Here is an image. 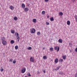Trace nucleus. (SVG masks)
Here are the masks:
<instances>
[{
  "label": "nucleus",
  "instance_id": "obj_19",
  "mask_svg": "<svg viewBox=\"0 0 77 77\" xmlns=\"http://www.w3.org/2000/svg\"><path fill=\"white\" fill-rule=\"evenodd\" d=\"M15 48L16 49V50H17L18 48V46L17 45H16L15 47Z\"/></svg>",
  "mask_w": 77,
  "mask_h": 77
},
{
  "label": "nucleus",
  "instance_id": "obj_26",
  "mask_svg": "<svg viewBox=\"0 0 77 77\" xmlns=\"http://www.w3.org/2000/svg\"><path fill=\"white\" fill-rule=\"evenodd\" d=\"M62 57L63 59H64V60H65L66 59V56H63Z\"/></svg>",
  "mask_w": 77,
  "mask_h": 77
},
{
  "label": "nucleus",
  "instance_id": "obj_41",
  "mask_svg": "<svg viewBox=\"0 0 77 77\" xmlns=\"http://www.w3.org/2000/svg\"><path fill=\"white\" fill-rule=\"evenodd\" d=\"M47 17L48 18H49V16H48Z\"/></svg>",
  "mask_w": 77,
  "mask_h": 77
},
{
  "label": "nucleus",
  "instance_id": "obj_5",
  "mask_svg": "<svg viewBox=\"0 0 77 77\" xmlns=\"http://www.w3.org/2000/svg\"><path fill=\"white\" fill-rule=\"evenodd\" d=\"M30 61L32 62H34V58L33 57H31L30 59Z\"/></svg>",
  "mask_w": 77,
  "mask_h": 77
},
{
  "label": "nucleus",
  "instance_id": "obj_32",
  "mask_svg": "<svg viewBox=\"0 0 77 77\" xmlns=\"http://www.w3.org/2000/svg\"><path fill=\"white\" fill-rule=\"evenodd\" d=\"M59 74H60V75H63V72H59Z\"/></svg>",
  "mask_w": 77,
  "mask_h": 77
},
{
  "label": "nucleus",
  "instance_id": "obj_36",
  "mask_svg": "<svg viewBox=\"0 0 77 77\" xmlns=\"http://www.w3.org/2000/svg\"><path fill=\"white\" fill-rule=\"evenodd\" d=\"M45 2H48L49 1V0H45Z\"/></svg>",
  "mask_w": 77,
  "mask_h": 77
},
{
  "label": "nucleus",
  "instance_id": "obj_10",
  "mask_svg": "<svg viewBox=\"0 0 77 77\" xmlns=\"http://www.w3.org/2000/svg\"><path fill=\"white\" fill-rule=\"evenodd\" d=\"M58 59L57 58H56L54 62L55 63H57V62H58Z\"/></svg>",
  "mask_w": 77,
  "mask_h": 77
},
{
  "label": "nucleus",
  "instance_id": "obj_1",
  "mask_svg": "<svg viewBox=\"0 0 77 77\" xmlns=\"http://www.w3.org/2000/svg\"><path fill=\"white\" fill-rule=\"evenodd\" d=\"M30 32L31 33L33 34L35 33L36 31L35 30V29L34 28H31L30 29Z\"/></svg>",
  "mask_w": 77,
  "mask_h": 77
},
{
  "label": "nucleus",
  "instance_id": "obj_44",
  "mask_svg": "<svg viewBox=\"0 0 77 77\" xmlns=\"http://www.w3.org/2000/svg\"><path fill=\"white\" fill-rule=\"evenodd\" d=\"M1 68H3V67H1Z\"/></svg>",
  "mask_w": 77,
  "mask_h": 77
},
{
  "label": "nucleus",
  "instance_id": "obj_15",
  "mask_svg": "<svg viewBox=\"0 0 77 77\" xmlns=\"http://www.w3.org/2000/svg\"><path fill=\"white\" fill-rule=\"evenodd\" d=\"M10 42H11V44H14V41L13 40H11V41Z\"/></svg>",
  "mask_w": 77,
  "mask_h": 77
},
{
  "label": "nucleus",
  "instance_id": "obj_6",
  "mask_svg": "<svg viewBox=\"0 0 77 77\" xmlns=\"http://www.w3.org/2000/svg\"><path fill=\"white\" fill-rule=\"evenodd\" d=\"M6 41L5 40H4L2 41V44L3 45H6Z\"/></svg>",
  "mask_w": 77,
  "mask_h": 77
},
{
  "label": "nucleus",
  "instance_id": "obj_28",
  "mask_svg": "<svg viewBox=\"0 0 77 77\" xmlns=\"http://www.w3.org/2000/svg\"><path fill=\"white\" fill-rule=\"evenodd\" d=\"M27 75L28 77H30V76H31V75H30L29 73H28L27 74Z\"/></svg>",
  "mask_w": 77,
  "mask_h": 77
},
{
  "label": "nucleus",
  "instance_id": "obj_24",
  "mask_svg": "<svg viewBox=\"0 0 77 77\" xmlns=\"http://www.w3.org/2000/svg\"><path fill=\"white\" fill-rule=\"evenodd\" d=\"M17 19H18L17 18V17H14V20L15 21H17Z\"/></svg>",
  "mask_w": 77,
  "mask_h": 77
},
{
  "label": "nucleus",
  "instance_id": "obj_34",
  "mask_svg": "<svg viewBox=\"0 0 77 77\" xmlns=\"http://www.w3.org/2000/svg\"><path fill=\"white\" fill-rule=\"evenodd\" d=\"M4 70V69H2L1 70V72H3V71Z\"/></svg>",
  "mask_w": 77,
  "mask_h": 77
},
{
  "label": "nucleus",
  "instance_id": "obj_31",
  "mask_svg": "<svg viewBox=\"0 0 77 77\" xmlns=\"http://www.w3.org/2000/svg\"><path fill=\"white\" fill-rule=\"evenodd\" d=\"M12 60H13V59H10V60H9V62H12Z\"/></svg>",
  "mask_w": 77,
  "mask_h": 77
},
{
  "label": "nucleus",
  "instance_id": "obj_39",
  "mask_svg": "<svg viewBox=\"0 0 77 77\" xmlns=\"http://www.w3.org/2000/svg\"><path fill=\"white\" fill-rule=\"evenodd\" d=\"M72 2H75V0H72Z\"/></svg>",
  "mask_w": 77,
  "mask_h": 77
},
{
  "label": "nucleus",
  "instance_id": "obj_11",
  "mask_svg": "<svg viewBox=\"0 0 77 77\" xmlns=\"http://www.w3.org/2000/svg\"><path fill=\"white\" fill-rule=\"evenodd\" d=\"M24 10L25 11H26V12H27V11H29V8H25L24 9Z\"/></svg>",
  "mask_w": 77,
  "mask_h": 77
},
{
  "label": "nucleus",
  "instance_id": "obj_8",
  "mask_svg": "<svg viewBox=\"0 0 77 77\" xmlns=\"http://www.w3.org/2000/svg\"><path fill=\"white\" fill-rule=\"evenodd\" d=\"M10 8L11 10H13L14 9V6L12 5H10Z\"/></svg>",
  "mask_w": 77,
  "mask_h": 77
},
{
  "label": "nucleus",
  "instance_id": "obj_30",
  "mask_svg": "<svg viewBox=\"0 0 77 77\" xmlns=\"http://www.w3.org/2000/svg\"><path fill=\"white\" fill-rule=\"evenodd\" d=\"M63 59H60V60H59V61L60 62H63Z\"/></svg>",
  "mask_w": 77,
  "mask_h": 77
},
{
  "label": "nucleus",
  "instance_id": "obj_29",
  "mask_svg": "<svg viewBox=\"0 0 77 77\" xmlns=\"http://www.w3.org/2000/svg\"><path fill=\"white\" fill-rule=\"evenodd\" d=\"M5 37H3L1 39V40H2V41H5Z\"/></svg>",
  "mask_w": 77,
  "mask_h": 77
},
{
  "label": "nucleus",
  "instance_id": "obj_9",
  "mask_svg": "<svg viewBox=\"0 0 77 77\" xmlns=\"http://www.w3.org/2000/svg\"><path fill=\"white\" fill-rule=\"evenodd\" d=\"M70 21H69V20H68L67 22V25H68V26H69V25H70Z\"/></svg>",
  "mask_w": 77,
  "mask_h": 77
},
{
  "label": "nucleus",
  "instance_id": "obj_27",
  "mask_svg": "<svg viewBox=\"0 0 77 77\" xmlns=\"http://www.w3.org/2000/svg\"><path fill=\"white\" fill-rule=\"evenodd\" d=\"M11 33H15V31L14 30H12L11 31Z\"/></svg>",
  "mask_w": 77,
  "mask_h": 77
},
{
  "label": "nucleus",
  "instance_id": "obj_7",
  "mask_svg": "<svg viewBox=\"0 0 77 77\" xmlns=\"http://www.w3.org/2000/svg\"><path fill=\"white\" fill-rule=\"evenodd\" d=\"M63 41H62V39L61 38H60L59 40H58V42H60V43H62Z\"/></svg>",
  "mask_w": 77,
  "mask_h": 77
},
{
  "label": "nucleus",
  "instance_id": "obj_20",
  "mask_svg": "<svg viewBox=\"0 0 77 77\" xmlns=\"http://www.w3.org/2000/svg\"><path fill=\"white\" fill-rule=\"evenodd\" d=\"M43 59H47V57L46 56H44L43 57Z\"/></svg>",
  "mask_w": 77,
  "mask_h": 77
},
{
  "label": "nucleus",
  "instance_id": "obj_12",
  "mask_svg": "<svg viewBox=\"0 0 77 77\" xmlns=\"http://www.w3.org/2000/svg\"><path fill=\"white\" fill-rule=\"evenodd\" d=\"M50 20L51 21H54V19L53 17H51L50 18Z\"/></svg>",
  "mask_w": 77,
  "mask_h": 77
},
{
  "label": "nucleus",
  "instance_id": "obj_14",
  "mask_svg": "<svg viewBox=\"0 0 77 77\" xmlns=\"http://www.w3.org/2000/svg\"><path fill=\"white\" fill-rule=\"evenodd\" d=\"M50 51H53L54 50L53 48V47H51L49 49Z\"/></svg>",
  "mask_w": 77,
  "mask_h": 77
},
{
  "label": "nucleus",
  "instance_id": "obj_23",
  "mask_svg": "<svg viewBox=\"0 0 77 77\" xmlns=\"http://www.w3.org/2000/svg\"><path fill=\"white\" fill-rule=\"evenodd\" d=\"M22 6L23 8H25V5L24 4H22Z\"/></svg>",
  "mask_w": 77,
  "mask_h": 77
},
{
  "label": "nucleus",
  "instance_id": "obj_40",
  "mask_svg": "<svg viewBox=\"0 0 77 77\" xmlns=\"http://www.w3.org/2000/svg\"><path fill=\"white\" fill-rule=\"evenodd\" d=\"M15 35H17V32H16L15 34Z\"/></svg>",
  "mask_w": 77,
  "mask_h": 77
},
{
  "label": "nucleus",
  "instance_id": "obj_21",
  "mask_svg": "<svg viewBox=\"0 0 77 77\" xmlns=\"http://www.w3.org/2000/svg\"><path fill=\"white\" fill-rule=\"evenodd\" d=\"M42 15H44V14H45V11H43L42 12Z\"/></svg>",
  "mask_w": 77,
  "mask_h": 77
},
{
  "label": "nucleus",
  "instance_id": "obj_18",
  "mask_svg": "<svg viewBox=\"0 0 77 77\" xmlns=\"http://www.w3.org/2000/svg\"><path fill=\"white\" fill-rule=\"evenodd\" d=\"M59 68H59V67H57L55 69V70L57 71V70H59Z\"/></svg>",
  "mask_w": 77,
  "mask_h": 77
},
{
  "label": "nucleus",
  "instance_id": "obj_35",
  "mask_svg": "<svg viewBox=\"0 0 77 77\" xmlns=\"http://www.w3.org/2000/svg\"><path fill=\"white\" fill-rule=\"evenodd\" d=\"M46 24L47 25H49V23H48V22H46Z\"/></svg>",
  "mask_w": 77,
  "mask_h": 77
},
{
  "label": "nucleus",
  "instance_id": "obj_13",
  "mask_svg": "<svg viewBox=\"0 0 77 77\" xmlns=\"http://www.w3.org/2000/svg\"><path fill=\"white\" fill-rule=\"evenodd\" d=\"M33 23H36V19H33Z\"/></svg>",
  "mask_w": 77,
  "mask_h": 77
},
{
  "label": "nucleus",
  "instance_id": "obj_3",
  "mask_svg": "<svg viewBox=\"0 0 77 77\" xmlns=\"http://www.w3.org/2000/svg\"><path fill=\"white\" fill-rule=\"evenodd\" d=\"M26 68H24L23 69H22L21 70V73H22V74H23L25 72H26Z\"/></svg>",
  "mask_w": 77,
  "mask_h": 77
},
{
  "label": "nucleus",
  "instance_id": "obj_42",
  "mask_svg": "<svg viewBox=\"0 0 77 77\" xmlns=\"http://www.w3.org/2000/svg\"><path fill=\"white\" fill-rule=\"evenodd\" d=\"M37 73V74H39V72H38V71Z\"/></svg>",
  "mask_w": 77,
  "mask_h": 77
},
{
  "label": "nucleus",
  "instance_id": "obj_2",
  "mask_svg": "<svg viewBox=\"0 0 77 77\" xmlns=\"http://www.w3.org/2000/svg\"><path fill=\"white\" fill-rule=\"evenodd\" d=\"M17 35H16L17 38V41L18 42L20 41V36H19V34L17 32H16Z\"/></svg>",
  "mask_w": 77,
  "mask_h": 77
},
{
  "label": "nucleus",
  "instance_id": "obj_37",
  "mask_svg": "<svg viewBox=\"0 0 77 77\" xmlns=\"http://www.w3.org/2000/svg\"><path fill=\"white\" fill-rule=\"evenodd\" d=\"M75 51H76V52H77V48H76L75 49Z\"/></svg>",
  "mask_w": 77,
  "mask_h": 77
},
{
  "label": "nucleus",
  "instance_id": "obj_16",
  "mask_svg": "<svg viewBox=\"0 0 77 77\" xmlns=\"http://www.w3.org/2000/svg\"><path fill=\"white\" fill-rule=\"evenodd\" d=\"M59 15H60L61 16H62V15H63V13L60 12L59 13Z\"/></svg>",
  "mask_w": 77,
  "mask_h": 77
},
{
  "label": "nucleus",
  "instance_id": "obj_33",
  "mask_svg": "<svg viewBox=\"0 0 77 77\" xmlns=\"http://www.w3.org/2000/svg\"><path fill=\"white\" fill-rule=\"evenodd\" d=\"M41 33L40 32H37V35H40Z\"/></svg>",
  "mask_w": 77,
  "mask_h": 77
},
{
  "label": "nucleus",
  "instance_id": "obj_4",
  "mask_svg": "<svg viewBox=\"0 0 77 77\" xmlns=\"http://www.w3.org/2000/svg\"><path fill=\"white\" fill-rule=\"evenodd\" d=\"M54 49L55 50H56V49H57V52H58L59 51V46H55L54 47Z\"/></svg>",
  "mask_w": 77,
  "mask_h": 77
},
{
  "label": "nucleus",
  "instance_id": "obj_22",
  "mask_svg": "<svg viewBox=\"0 0 77 77\" xmlns=\"http://www.w3.org/2000/svg\"><path fill=\"white\" fill-rule=\"evenodd\" d=\"M75 20L76 21V22H77V15L76 14H75Z\"/></svg>",
  "mask_w": 77,
  "mask_h": 77
},
{
  "label": "nucleus",
  "instance_id": "obj_38",
  "mask_svg": "<svg viewBox=\"0 0 77 77\" xmlns=\"http://www.w3.org/2000/svg\"><path fill=\"white\" fill-rule=\"evenodd\" d=\"M43 72L44 73H45V70H44Z\"/></svg>",
  "mask_w": 77,
  "mask_h": 77
},
{
  "label": "nucleus",
  "instance_id": "obj_25",
  "mask_svg": "<svg viewBox=\"0 0 77 77\" xmlns=\"http://www.w3.org/2000/svg\"><path fill=\"white\" fill-rule=\"evenodd\" d=\"M27 50H32V47H29L27 48Z\"/></svg>",
  "mask_w": 77,
  "mask_h": 77
},
{
  "label": "nucleus",
  "instance_id": "obj_43",
  "mask_svg": "<svg viewBox=\"0 0 77 77\" xmlns=\"http://www.w3.org/2000/svg\"><path fill=\"white\" fill-rule=\"evenodd\" d=\"M43 49H45V48H43Z\"/></svg>",
  "mask_w": 77,
  "mask_h": 77
},
{
  "label": "nucleus",
  "instance_id": "obj_17",
  "mask_svg": "<svg viewBox=\"0 0 77 77\" xmlns=\"http://www.w3.org/2000/svg\"><path fill=\"white\" fill-rule=\"evenodd\" d=\"M15 63H16V60L14 59L13 61V63H14V64H15Z\"/></svg>",
  "mask_w": 77,
  "mask_h": 77
}]
</instances>
